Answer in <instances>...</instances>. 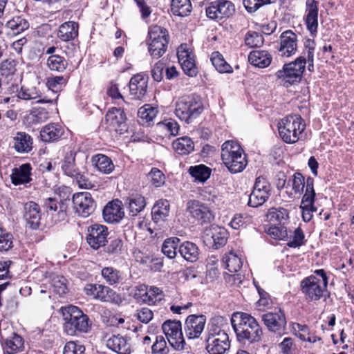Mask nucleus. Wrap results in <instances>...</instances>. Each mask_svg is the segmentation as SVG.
I'll return each instance as SVG.
<instances>
[{
  "mask_svg": "<svg viewBox=\"0 0 354 354\" xmlns=\"http://www.w3.org/2000/svg\"><path fill=\"white\" fill-rule=\"evenodd\" d=\"M202 238L207 247L218 249L226 244L227 232L223 227L212 225L204 230Z\"/></svg>",
  "mask_w": 354,
  "mask_h": 354,
  "instance_id": "11",
  "label": "nucleus"
},
{
  "mask_svg": "<svg viewBox=\"0 0 354 354\" xmlns=\"http://www.w3.org/2000/svg\"><path fill=\"white\" fill-rule=\"evenodd\" d=\"M262 319L268 329L272 332L284 329L287 323L285 313L281 308L263 314Z\"/></svg>",
  "mask_w": 354,
  "mask_h": 354,
  "instance_id": "16",
  "label": "nucleus"
},
{
  "mask_svg": "<svg viewBox=\"0 0 354 354\" xmlns=\"http://www.w3.org/2000/svg\"><path fill=\"white\" fill-rule=\"evenodd\" d=\"M101 275L109 285L113 286L122 280L120 272L113 267H104L101 270Z\"/></svg>",
  "mask_w": 354,
  "mask_h": 354,
  "instance_id": "41",
  "label": "nucleus"
},
{
  "mask_svg": "<svg viewBox=\"0 0 354 354\" xmlns=\"http://www.w3.org/2000/svg\"><path fill=\"white\" fill-rule=\"evenodd\" d=\"M47 65L51 71L63 72L66 68L68 62L64 57L52 55L47 59Z\"/></svg>",
  "mask_w": 354,
  "mask_h": 354,
  "instance_id": "48",
  "label": "nucleus"
},
{
  "mask_svg": "<svg viewBox=\"0 0 354 354\" xmlns=\"http://www.w3.org/2000/svg\"><path fill=\"white\" fill-rule=\"evenodd\" d=\"M105 119L111 131H114L120 134L127 131V116L124 110L121 108L112 107L109 109L106 114Z\"/></svg>",
  "mask_w": 354,
  "mask_h": 354,
  "instance_id": "14",
  "label": "nucleus"
},
{
  "mask_svg": "<svg viewBox=\"0 0 354 354\" xmlns=\"http://www.w3.org/2000/svg\"><path fill=\"white\" fill-rule=\"evenodd\" d=\"M281 354H297V348L295 341L291 337H285L279 344Z\"/></svg>",
  "mask_w": 354,
  "mask_h": 354,
  "instance_id": "58",
  "label": "nucleus"
},
{
  "mask_svg": "<svg viewBox=\"0 0 354 354\" xmlns=\"http://www.w3.org/2000/svg\"><path fill=\"white\" fill-rule=\"evenodd\" d=\"M63 133L64 130L59 124H48L42 128L40 136L42 141L50 142L59 140Z\"/></svg>",
  "mask_w": 354,
  "mask_h": 354,
  "instance_id": "27",
  "label": "nucleus"
},
{
  "mask_svg": "<svg viewBox=\"0 0 354 354\" xmlns=\"http://www.w3.org/2000/svg\"><path fill=\"white\" fill-rule=\"evenodd\" d=\"M206 317L203 315H190L184 323L183 330L185 337L189 339L200 337L206 324Z\"/></svg>",
  "mask_w": 354,
  "mask_h": 354,
  "instance_id": "13",
  "label": "nucleus"
},
{
  "mask_svg": "<svg viewBox=\"0 0 354 354\" xmlns=\"http://www.w3.org/2000/svg\"><path fill=\"white\" fill-rule=\"evenodd\" d=\"M172 147L178 153L187 155L194 150V145L190 138L183 136L173 141Z\"/></svg>",
  "mask_w": 354,
  "mask_h": 354,
  "instance_id": "37",
  "label": "nucleus"
},
{
  "mask_svg": "<svg viewBox=\"0 0 354 354\" xmlns=\"http://www.w3.org/2000/svg\"><path fill=\"white\" fill-rule=\"evenodd\" d=\"M130 95L133 99L140 100L147 93V80L144 75H133L129 84Z\"/></svg>",
  "mask_w": 354,
  "mask_h": 354,
  "instance_id": "25",
  "label": "nucleus"
},
{
  "mask_svg": "<svg viewBox=\"0 0 354 354\" xmlns=\"http://www.w3.org/2000/svg\"><path fill=\"white\" fill-rule=\"evenodd\" d=\"M122 202L114 199L109 202L103 209L102 215L108 223H119L124 216Z\"/></svg>",
  "mask_w": 354,
  "mask_h": 354,
  "instance_id": "18",
  "label": "nucleus"
},
{
  "mask_svg": "<svg viewBox=\"0 0 354 354\" xmlns=\"http://www.w3.org/2000/svg\"><path fill=\"white\" fill-rule=\"evenodd\" d=\"M231 324L241 344H250L261 340L262 330L256 319L250 314L234 313L231 318Z\"/></svg>",
  "mask_w": 354,
  "mask_h": 354,
  "instance_id": "1",
  "label": "nucleus"
},
{
  "mask_svg": "<svg viewBox=\"0 0 354 354\" xmlns=\"http://www.w3.org/2000/svg\"><path fill=\"white\" fill-rule=\"evenodd\" d=\"M48 118V112L43 108H33L30 110L28 120L32 124L41 123Z\"/></svg>",
  "mask_w": 354,
  "mask_h": 354,
  "instance_id": "51",
  "label": "nucleus"
},
{
  "mask_svg": "<svg viewBox=\"0 0 354 354\" xmlns=\"http://www.w3.org/2000/svg\"><path fill=\"white\" fill-rule=\"evenodd\" d=\"M189 173L195 180L204 183L209 178L211 169L204 165H199L190 167Z\"/></svg>",
  "mask_w": 354,
  "mask_h": 354,
  "instance_id": "43",
  "label": "nucleus"
},
{
  "mask_svg": "<svg viewBox=\"0 0 354 354\" xmlns=\"http://www.w3.org/2000/svg\"><path fill=\"white\" fill-rule=\"evenodd\" d=\"M211 62L216 71L219 73H232V66L227 63L223 55L218 51L213 52L211 55Z\"/></svg>",
  "mask_w": 354,
  "mask_h": 354,
  "instance_id": "45",
  "label": "nucleus"
},
{
  "mask_svg": "<svg viewBox=\"0 0 354 354\" xmlns=\"http://www.w3.org/2000/svg\"><path fill=\"white\" fill-rule=\"evenodd\" d=\"M181 257L189 262H196L200 254L198 247L191 241H185L179 246L178 250Z\"/></svg>",
  "mask_w": 354,
  "mask_h": 354,
  "instance_id": "30",
  "label": "nucleus"
},
{
  "mask_svg": "<svg viewBox=\"0 0 354 354\" xmlns=\"http://www.w3.org/2000/svg\"><path fill=\"white\" fill-rule=\"evenodd\" d=\"M85 347L75 342H67L64 347L63 353L64 354H84Z\"/></svg>",
  "mask_w": 354,
  "mask_h": 354,
  "instance_id": "64",
  "label": "nucleus"
},
{
  "mask_svg": "<svg viewBox=\"0 0 354 354\" xmlns=\"http://www.w3.org/2000/svg\"><path fill=\"white\" fill-rule=\"evenodd\" d=\"M106 346L118 354H131L133 351L130 337L120 334L110 336L106 340Z\"/></svg>",
  "mask_w": 354,
  "mask_h": 354,
  "instance_id": "17",
  "label": "nucleus"
},
{
  "mask_svg": "<svg viewBox=\"0 0 354 354\" xmlns=\"http://www.w3.org/2000/svg\"><path fill=\"white\" fill-rule=\"evenodd\" d=\"M291 330L294 335L302 341H306L310 334V330L307 325L292 322L290 325Z\"/></svg>",
  "mask_w": 354,
  "mask_h": 354,
  "instance_id": "59",
  "label": "nucleus"
},
{
  "mask_svg": "<svg viewBox=\"0 0 354 354\" xmlns=\"http://www.w3.org/2000/svg\"><path fill=\"white\" fill-rule=\"evenodd\" d=\"M326 279L319 280L318 277L310 275L301 281V292L308 301H316L321 298L326 299L328 295Z\"/></svg>",
  "mask_w": 354,
  "mask_h": 354,
  "instance_id": "8",
  "label": "nucleus"
},
{
  "mask_svg": "<svg viewBox=\"0 0 354 354\" xmlns=\"http://www.w3.org/2000/svg\"><path fill=\"white\" fill-rule=\"evenodd\" d=\"M66 281V279L62 276H53L51 279V286L54 292L59 295L65 294L67 290Z\"/></svg>",
  "mask_w": 354,
  "mask_h": 354,
  "instance_id": "57",
  "label": "nucleus"
},
{
  "mask_svg": "<svg viewBox=\"0 0 354 354\" xmlns=\"http://www.w3.org/2000/svg\"><path fill=\"white\" fill-rule=\"evenodd\" d=\"M171 12L174 15L186 17L192 12V4L189 0H172Z\"/></svg>",
  "mask_w": 354,
  "mask_h": 354,
  "instance_id": "39",
  "label": "nucleus"
},
{
  "mask_svg": "<svg viewBox=\"0 0 354 354\" xmlns=\"http://www.w3.org/2000/svg\"><path fill=\"white\" fill-rule=\"evenodd\" d=\"M18 97L20 99L25 100H37L38 103H49L53 104L57 99V96L55 97V99H53L52 97L48 98V97L45 96L43 98H40L41 94L39 90L37 89L35 87H31V88H25L24 86L21 87L20 91L18 93Z\"/></svg>",
  "mask_w": 354,
  "mask_h": 354,
  "instance_id": "29",
  "label": "nucleus"
},
{
  "mask_svg": "<svg viewBox=\"0 0 354 354\" xmlns=\"http://www.w3.org/2000/svg\"><path fill=\"white\" fill-rule=\"evenodd\" d=\"M62 169L66 175L72 178L78 175V172H80L78 169L75 167V157L72 154L65 158Z\"/></svg>",
  "mask_w": 354,
  "mask_h": 354,
  "instance_id": "53",
  "label": "nucleus"
},
{
  "mask_svg": "<svg viewBox=\"0 0 354 354\" xmlns=\"http://www.w3.org/2000/svg\"><path fill=\"white\" fill-rule=\"evenodd\" d=\"M73 203L75 212L84 218L93 214L96 207V203L91 194L87 192L73 194Z\"/></svg>",
  "mask_w": 354,
  "mask_h": 354,
  "instance_id": "12",
  "label": "nucleus"
},
{
  "mask_svg": "<svg viewBox=\"0 0 354 354\" xmlns=\"http://www.w3.org/2000/svg\"><path fill=\"white\" fill-rule=\"evenodd\" d=\"M32 167L28 163L21 165L19 168H15L10 176L12 183L15 185L28 183L31 181L30 178Z\"/></svg>",
  "mask_w": 354,
  "mask_h": 354,
  "instance_id": "28",
  "label": "nucleus"
},
{
  "mask_svg": "<svg viewBox=\"0 0 354 354\" xmlns=\"http://www.w3.org/2000/svg\"><path fill=\"white\" fill-rule=\"evenodd\" d=\"M6 28L10 31L9 35H17L29 28L28 20L21 16H15L6 23Z\"/></svg>",
  "mask_w": 354,
  "mask_h": 354,
  "instance_id": "34",
  "label": "nucleus"
},
{
  "mask_svg": "<svg viewBox=\"0 0 354 354\" xmlns=\"http://www.w3.org/2000/svg\"><path fill=\"white\" fill-rule=\"evenodd\" d=\"M12 147L21 154L30 153L33 148V138L28 133L17 131L12 136Z\"/></svg>",
  "mask_w": 354,
  "mask_h": 354,
  "instance_id": "19",
  "label": "nucleus"
},
{
  "mask_svg": "<svg viewBox=\"0 0 354 354\" xmlns=\"http://www.w3.org/2000/svg\"><path fill=\"white\" fill-rule=\"evenodd\" d=\"M223 262L230 272H238L243 265L241 258L232 252L225 254L223 257Z\"/></svg>",
  "mask_w": 354,
  "mask_h": 354,
  "instance_id": "44",
  "label": "nucleus"
},
{
  "mask_svg": "<svg viewBox=\"0 0 354 354\" xmlns=\"http://www.w3.org/2000/svg\"><path fill=\"white\" fill-rule=\"evenodd\" d=\"M187 211L191 216L203 223H209L214 218L209 207L198 201H190L187 203Z\"/></svg>",
  "mask_w": 354,
  "mask_h": 354,
  "instance_id": "21",
  "label": "nucleus"
},
{
  "mask_svg": "<svg viewBox=\"0 0 354 354\" xmlns=\"http://www.w3.org/2000/svg\"><path fill=\"white\" fill-rule=\"evenodd\" d=\"M267 218L271 222L281 223L288 218V212L283 207H272L268 210Z\"/></svg>",
  "mask_w": 354,
  "mask_h": 354,
  "instance_id": "50",
  "label": "nucleus"
},
{
  "mask_svg": "<svg viewBox=\"0 0 354 354\" xmlns=\"http://www.w3.org/2000/svg\"><path fill=\"white\" fill-rule=\"evenodd\" d=\"M12 335L10 339H6L3 343V349L9 354L19 351L24 345L21 337L15 333Z\"/></svg>",
  "mask_w": 354,
  "mask_h": 354,
  "instance_id": "49",
  "label": "nucleus"
},
{
  "mask_svg": "<svg viewBox=\"0 0 354 354\" xmlns=\"http://www.w3.org/2000/svg\"><path fill=\"white\" fill-rule=\"evenodd\" d=\"M64 319V329L68 335H77L88 333L91 328L88 316L75 306L62 308Z\"/></svg>",
  "mask_w": 354,
  "mask_h": 354,
  "instance_id": "2",
  "label": "nucleus"
},
{
  "mask_svg": "<svg viewBox=\"0 0 354 354\" xmlns=\"http://www.w3.org/2000/svg\"><path fill=\"white\" fill-rule=\"evenodd\" d=\"M221 160L233 174L241 172L248 165L243 149L237 142L233 140H227L222 145Z\"/></svg>",
  "mask_w": 354,
  "mask_h": 354,
  "instance_id": "3",
  "label": "nucleus"
},
{
  "mask_svg": "<svg viewBox=\"0 0 354 354\" xmlns=\"http://www.w3.org/2000/svg\"><path fill=\"white\" fill-rule=\"evenodd\" d=\"M94 167L103 174H110L114 169V165L110 158L104 154H97L92 158Z\"/></svg>",
  "mask_w": 354,
  "mask_h": 354,
  "instance_id": "36",
  "label": "nucleus"
},
{
  "mask_svg": "<svg viewBox=\"0 0 354 354\" xmlns=\"http://www.w3.org/2000/svg\"><path fill=\"white\" fill-rule=\"evenodd\" d=\"M180 239L170 237L166 239L162 245V252L169 259H174L177 255V250H179Z\"/></svg>",
  "mask_w": 354,
  "mask_h": 354,
  "instance_id": "40",
  "label": "nucleus"
},
{
  "mask_svg": "<svg viewBox=\"0 0 354 354\" xmlns=\"http://www.w3.org/2000/svg\"><path fill=\"white\" fill-rule=\"evenodd\" d=\"M97 299L104 302H118L120 299L119 295L108 286L100 284L97 295Z\"/></svg>",
  "mask_w": 354,
  "mask_h": 354,
  "instance_id": "42",
  "label": "nucleus"
},
{
  "mask_svg": "<svg viewBox=\"0 0 354 354\" xmlns=\"http://www.w3.org/2000/svg\"><path fill=\"white\" fill-rule=\"evenodd\" d=\"M169 203L167 200H159L153 205L151 210L152 218L155 222L164 220L169 213Z\"/></svg>",
  "mask_w": 354,
  "mask_h": 354,
  "instance_id": "38",
  "label": "nucleus"
},
{
  "mask_svg": "<svg viewBox=\"0 0 354 354\" xmlns=\"http://www.w3.org/2000/svg\"><path fill=\"white\" fill-rule=\"evenodd\" d=\"M78 24L75 21L65 22L59 26L57 36L64 41L73 40L78 35Z\"/></svg>",
  "mask_w": 354,
  "mask_h": 354,
  "instance_id": "31",
  "label": "nucleus"
},
{
  "mask_svg": "<svg viewBox=\"0 0 354 354\" xmlns=\"http://www.w3.org/2000/svg\"><path fill=\"white\" fill-rule=\"evenodd\" d=\"M268 234L274 239L284 240L288 238L287 230L283 226H272L268 230Z\"/></svg>",
  "mask_w": 354,
  "mask_h": 354,
  "instance_id": "62",
  "label": "nucleus"
},
{
  "mask_svg": "<svg viewBox=\"0 0 354 354\" xmlns=\"http://www.w3.org/2000/svg\"><path fill=\"white\" fill-rule=\"evenodd\" d=\"M263 41V35L255 31L248 32L245 37V44L250 48L260 47Z\"/></svg>",
  "mask_w": 354,
  "mask_h": 354,
  "instance_id": "54",
  "label": "nucleus"
},
{
  "mask_svg": "<svg viewBox=\"0 0 354 354\" xmlns=\"http://www.w3.org/2000/svg\"><path fill=\"white\" fill-rule=\"evenodd\" d=\"M306 64L305 57L300 56L294 62L285 64L282 69L276 73V77L286 86L299 82L304 72Z\"/></svg>",
  "mask_w": 354,
  "mask_h": 354,
  "instance_id": "6",
  "label": "nucleus"
},
{
  "mask_svg": "<svg viewBox=\"0 0 354 354\" xmlns=\"http://www.w3.org/2000/svg\"><path fill=\"white\" fill-rule=\"evenodd\" d=\"M88 232L86 240L92 248L97 250L100 247L105 245L109 235L106 226L100 224H93L88 227Z\"/></svg>",
  "mask_w": 354,
  "mask_h": 354,
  "instance_id": "15",
  "label": "nucleus"
},
{
  "mask_svg": "<svg viewBox=\"0 0 354 354\" xmlns=\"http://www.w3.org/2000/svg\"><path fill=\"white\" fill-rule=\"evenodd\" d=\"M152 353L153 354H167L169 349L167 347V343L162 336H157L155 343L151 346Z\"/></svg>",
  "mask_w": 354,
  "mask_h": 354,
  "instance_id": "61",
  "label": "nucleus"
},
{
  "mask_svg": "<svg viewBox=\"0 0 354 354\" xmlns=\"http://www.w3.org/2000/svg\"><path fill=\"white\" fill-rule=\"evenodd\" d=\"M148 176L151 179V184L156 187H160L165 183V175L157 168H152Z\"/></svg>",
  "mask_w": 354,
  "mask_h": 354,
  "instance_id": "60",
  "label": "nucleus"
},
{
  "mask_svg": "<svg viewBox=\"0 0 354 354\" xmlns=\"http://www.w3.org/2000/svg\"><path fill=\"white\" fill-rule=\"evenodd\" d=\"M162 296V291L156 286H150L149 289H146L145 297L143 299L149 305L154 304L157 301L161 300Z\"/></svg>",
  "mask_w": 354,
  "mask_h": 354,
  "instance_id": "56",
  "label": "nucleus"
},
{
  "mask_svg": "<svg viewBox=\"0 0 354 354\" xmlns=\"http://www.w3.org/2000/svg\"><path fill=\"white\" fill-rule=\"evenodd\" d=\"M178 59L184 73L189 77H194L198 73L195 59L192 52L185 48L178 50Z\"/></svg>",
  "mask_w": 354,
  "mask_h": 354,
  "instance_id": "24",
  "label": "nucleus"
},
{
  "mask_svg": "<svg viewBox=\"0 0 354 354\" xmlns=\"http://www.w3.org/2000/svg\"><path fill=\"white\" fill-rule=\"evenodd\" d=\"M315 192L314 189V180L311 177L306 179V186L305 193L302 197L300 205H314L315 198Z\"/></svg>",
  "mask_w": 354,
  "mask_h": 354,
  "instance_id": "47",
  "label": "nucleus"
},
{
  "mask_svg": "<svg viewBox=\"0 0 354 354\" xmlns=\"http://www.w3.org/2000/svg\"><path fill=\"white\" fill-rule=\"evenodd\" d=\"M147 40L148 50L156 59L160 57L167 50L169 43L167 29L159 26L150 27Z\"/></svg>",
  "mask_w": 354,
  "mask_h": 354,
  "instance_id": "7",
  "label": "nucleus"
},
{
  "mask_svg": "<svg viewBox=\"0 0 354 354\" xmlns=\"http://www.w3.org/2000/svg\"><path fill=\"white\" fill-rule=\"evenodd\" d=\"M306 124L299 115H290L278 123L279 133L286 143H295L304 131Z\"/></svg>",
  "mask_w": 354,
  "mask_h": 354,
  "instance_id": "5",
  "label": "nucleus"
},
{
  "mask_svg": "<svg viewBox=\"0 0 354 354\" xmlns=\"http://www.w3.org/2000/svg\"><path fill=\"white\" fill-rule=\"evenodd\" d=\"M292 178V189L296 194H301L306 186V180L301 173H295Z\"/></svg>",
  "mask_w": 354,
  "mask_h": 354,
  "instance_id": "63",
  "label": "nucleus"
},
{
  "mask_svg": "<svg viewBox=\"0 0 354 354\" xmlns=\"http://www.w3.org/2000/svg\"><path fill=\"white\" fill-rule=\"evenodd\" d=\"M125 205L129 209V214L132 216H137L146 206V201L141 195H133L127 198Z\"/></svg>",
  "mask_w": 354,
  "mask_h": 354,
  "instance_id": "35",
  "label": "nucleus"
},
{
  "mask_svg": "<svg viewBox=\"0 0 354 354\" xmlns=\"http://www.w3.org/2000/svg\"><path fill=\"white\" fill-rule=\"evenodd\" d=\"M270 193L265 190H252L249 196L248 205L252 207L262 205L269 198Z\"/></svg>",
  "mask_w": 354,
  "mask_h": 354,
  "instance_id": "46",
  "label": "nucleus"
},
{
  "mask_svg": "<svg viewBox=\"0 0 354 354\" xmlns=\"http://www.w3.org/2000/svg\"><path fill=\"white\" fill-rule=\"evenodd\" d=\"M162 329L169 344L176 351L185 349L186 343L182 324L178 320L168 319L162 324Z\"/></svg>",
  "mask_w": 354,
  "mask_h": 354,
  "instance_id": "9",
  "label": "nucleus"
},
{
  "mask_svg": "<svg viewBox=\"0 0 354 354\" xmlns=\"http://www.w3.org/2000/svg\"><path fill=\"white\" fill-rule=\"evenodd\" d=\"M280 47L279 52L283 57H290L295 54L297 51V36L292 30L283 32L279 38Z\"/></svg>",
  "mask_w": 354,
  "mask_h": 354,
  "instance_id": "20",
  "label": "nucleus"
},
{
  "mask_svg": "<svg viewBox=\"0 0 354 354\" xmlns=\"http://www.w3.org/2000/svg\"><path fill=\"white\" fill-rule=\"evenodd\" d=\"M207 17L212 20L220 21L229 18L235 12V6L227 0H218L211 2L205 8Z\"/></svg>",
  "mask_w": 354,
  "mask_h": 354,
  "instance_id": "10",
  "label": "nucleus"
},
{
  "mask_svg": "<svg viewBox=\"0 0 354 354\" xmlns=\"http://www.w3.org/2000/svg\"><path fill=\"white\" fill-rule=\"evenodd\" d=\"M66 83V79L63 76H55L47 79L46 86L54 93L55 97H56V93L62 89Z\"/></svg>",
  "mask_w": 354,
  "mask_h": 354,
  "instance_id": "52",
  "label": "nucleus"
},
{
  "mask_svg": "<svg viewBox=\"0 0 354 354\" xmlns=\"http://www.w3.org/2000/svg\"><path fill=\"white\" fill-rule=\"evenodd\" d=\"M13 247V236L6 230L0 228V252H6Z\"/></svg>",
  "mask_w": 354,
  "mask_h": 354,
  "instance_id": "55",
  "label": "nucleus"
},
{
  "mask_svg": "<svg viewBox=\"0 0 354 354\" xmlns=\"http://www.w3.org/2000/svg\"><path fill=\"white\" fill-rule=\"evenodd\" d=\"M248 60L255 66L266 68L270 64L272 56L266 50H254L250 53Z\"/></svg>",
  "mask_w": 354,
  "mask_h": 354,
  "instance_id": "33",
  "label": "nucleus"
},
{
  "mask_svg": "<svg viewBox=\"0 0 354 354\" xmlns=\"http://www.w3.org/2000/svg\"><path fill=\"white\" fill-rule=\"evenodd\" d=\"M230 347L228 335L218 334L215 338L207 337L206 349L209 354H224Z\"/></svg>",
  "mask_w": 354,
  "mask_h": 354,
  "instance_id": "23",
  "label": "nucleus"
},
{
  "mask_svg": "<svg viewBox=\"0 0 354 354\" xmlns=\"http://www.w3.org/2000/svg\"><path fill=\"white\" fill-rule=\"evenodd\" d=\"M203 111L201 99L195 95H184L176 102L175 113L181 120L192 122Z\"/></svg>",
  "mask_w": 354,
  "mask_h": 354,
  "instance_id": "4",
  "label": "nucleus"
},
{
  "mask_svg": "<svg viewBox=\"0 0 354 354\" xmlns=\"http://www.w3.org/2000/svg\"><path fill=\"white\" fill-rule=\"evenodd\" d=\"M44 207H46L48 212H57L58 221L65 220L66 217L67 207L62 200L58 201L55 198H48L44 201Z\"/></svg>",
  "mask_w": 354,
  "mask_h": 354,
  "instance_id": "32",
  "label": "nucleus"
},
{
  "mask_svg": "<svg viewBox=\"0 0 354 354\" xmlns=\"http://www.w3.org/2000/svg\"><path fill=\"white\" fill-rule=\"evenodd\" d=\"M318 1L315 0H306V12L304 17L307 29L311 35H315L318 28Z\"/></svg>",
  "mask_w": 354,
  "mask_h": 354,
  "instance_id": "22",
  "label": "nucleus"
},
{
  "mask_svg": "<svg viewBox=\"0 0 354 354\" xmlns=\"http://www.w3.org/2000/svg\"><path fill=\"white\" fill-rule=\"evenodd\" d=\"M24 209V218L27 225L31 229L38 228L41 220L39 206L36 203L30 201L25 204Z\"/></svg>",
  "mask_w": 354,
  "mask_h": 354,
  "instance_id": "26",
  "label": "nucleus"
}]
</instances>
